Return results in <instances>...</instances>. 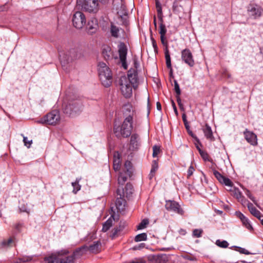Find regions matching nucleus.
Wrapping results in <instances>:
<instances>
[{"mask_svg":"<svg viewBox=\"0 0 263 263\" xmlns=\"http://www.w3.org/2000/svg\"><path fill=\"white\" fill-rule=\"evenodd\" d=\"M88 251L87 246H83L74 250L73 253L69 255L68 251L64 250L57 254L45 257L46 263H73L74 260L81 257Z\"/></svg>","mask_w":263,"mask_h":263,"instance_id":"1","label":"nucleus"},{"mask_svg":"<svg viewBox=\"0 0 263 263\" xmlns=\"http://www.w3.org/2000/svg\"><path fill=\"white\" fill-rule=\"evenodd\" d=\"M133 129V117L131 114L127 115L121 126L115 125L114 127V133L118 138L128 137L131 135Z\"/></svg>","mask_w":263,"mask_h":263,"instance_id":"2","label":"nucleus"},{"mask_svg":"<svg viewBox=\"0 0 263 263\" xmlns=\"http://www.w3.org/2000/svg\"><path fill=\"white\" fill-rule=\"evenodd\" d=\"M98 72L102 85L105 87L110 86L112 81V74L110 69L105 63H99Z\"/></svg>","mask_w":263,"mask_h":263,"instance_id":"3","label":"nucleus"},{"mask_svg":"<svg viewBox=\"0 0 263 263\" xmlns=\"http://www.w3.org/2000/svg\"><path fill=\"white\" fill-rule=\"evenodd\" d=\"M156 8L157 12V17L160 22L159 33L160 35L161 42L163 45L168 46V43L165 37L167 31L165 25L163 22V13L161 4L158 0H155Z\"/></svg>","mask_w":263,"mask_h":263,"instance_id":"4","label":"nucleus"},{"mask_svg":"<svg viewBox=\"0 0 263 263\" xmlns=\"http://www.w3.org/2000/svg\"><path fill=\"white\" fill-rule=\"evenodd\" d=\"M133 174L132 163L129 161H126L121 171L119 172L118 177V183L119 186H122L130 179Z\"/></svg>","mask_w":263,"mask_h":263,"instance_id":"5","label":"nucleus"},{"mask_svg":"<svg viewBox=\"0 0 263 263\" xmlns=\"http://www.w3.org/2000/svg\"><path fill=\"white\" fill-rule=\"evenodd\" d=\"M77 5L89 13H96L99 10L98 0H77Z\"/></svg>","mask_w":263,"mask_h":263,"instance_id":"6","label":"nucleus"},{"mask_svg":"<svg viewBox=\"0 0 263 263\" xmlns=\"http://www.w3.org/2000/svg\"><path fill=\"white\" fill-rule=\"evenodd\" d=\"M60 119L59 112L57 110H53L37 120L36 122L42 124L55 125L59 122Z\"/></svg>","mask_w":263,"mask_h":263,"instance_id":"7","label":"nucleus"},{"mask_svg":"<svg viewBox=\"0 0 263 263\" xmlns=\"http://www.w3.org/2000/svg\"><path fill=\"white\" fill-rule=\"evenodd\" d=\"M126 201L125 198H116V200L111 202L110 207L109 214L115 220L116 212H121L125 210Z\"/></svg>","mask_w":263,"mask_h":263,"instance_id":"8","label":"nucleus"},{"mask_svg":"<svg viewBox=\"0 0 263 263\" xmlns=\"http://www.w3.org/2000/svg\"><path fill=\"white\" fill-rule=\"evenodd\" d=\"M249 16L254 20L260 18L263 13V8L259 5L251 2L247 7Z\"/></svg>","mask_w":263,"mask_h":263,"instance_id":"9","label":"nucleus"},{"mask_svg":"<svg viewBox=\"0 0 263 263\" xmlns=\"http://www.w3.org/2000/svg\"><path fill=\"white\" fill-rule=\"evenodd\" d=\"M119 84L122 94L126 98H130L132 95L133 85L128 82L127 77H121L119 80Z\"/></svg>","mask_w":263,"mask_h":263,"instance_id":"10","label":"nucleus"},{"mask_svg":"<svg viewBox=\"0 0 263 263\" xmlns=\"http://www.w3.org/2000/svg\"><path fill=\"white\" fill-rule=\"evenodd\" d=\"M135 190L133 185L128 182L124 187L119 186L116 191V194L119 197H130L134 194Z\"/></svg>","mask_w":263,"mask_h":263,"instance_id":"11","label":"nucleus"},{"mask_svg":"<svg viewBox=\"0 0 263 263\" xmlns=\"http://www.w3.org/2000/svg\"><path fill=\"white\" fill-rule=\"evenodd\" d=\"M72 21L74 27L81 29L86 24V16L83 12L77 11L73 15Z\"/></svg>","mask_w":263,"mask_h":263,"instance_id":"12","label":"nucleus"},{"mask_svg":"<svg viewBox=\"0 0 263 263\" xmlns=\"http://www.w3.org/2000/svg\"><path fill=\"white\" fill-rule=\"evenodd\" d=\"M118 52L120 60L122 66L125 69H127L128 65L126 62V56L127 53V48L125 43L121 42L118 45Z\"/></svg>","mask_w":263,"mask_h":263,"instance_id":"13","label":"nucleus"},{"mask_svg":"<svg viewBox=\"0 0 263 263\" xmlns=\"http://www.w3.org/2000/svg\"><path fill=\"white\" fill-rule=\"evenodd\" d=\"M165 206L167 211H173L181 215L184 214V211L179 204L173 200H166Z\"/></svg>","mask_w":263,"mask_h":263,"instance_id":"14","label":"nucleus"},{"mask_svg":"<svg viewBox=\"0 0 263 263\" xmlns=\"http://www.w3.org/2000/svg\"><path fill=\"white\" fill-rule=\"evenodd\" d=\"M182 60L190 67H193L195 65V61L193 54L188 48H185L181 51Z\"/></svg>","mask_w":263,"mask_h":263,"instance_id":"15","label":"nucleus"},{"mask_svg":"<svg viewBox=\"0 0 263 263\" xmlns=\"http://www.w3.org/2000/svg\"><path fill=\"white\" fill-rule=\"evenodd\" d=\"M213 174L217 180L222 184H224L228 187H233V182L227 177H226L216 170L213 171Z\"/></svg>","mask_w":263,"mask_h":263,"instance_id":"16","label":"nucleus"},{"mask_svg":"<svg viewBox=\"0 0 263 263\" xmlns=\"http://www.w3.org/2000/svg\"><path fill=\"white\" fill-rule=\"evenodd\" d=\"M243 135L246 141L253 146H256L258 144L257 135L253 132L246 129L243 132Z\"/></svg>","mask_w":263,"mask_h":263,"instance_id":"17","label":"nucleus"},{"mask_svg":"<svg viewBox=\"0 0 263 263\" xmlns=\"http://www.w3.org/2000/svg\"><path fill=\"white\" fill-rule=\"evenodd\" d=\"M238 201L241 202V204L245 206L246 205H247L248 210L250 212L256 217H259L260 216V212L256 209L254 205L247 201L246 198H238Z\"/></svg>","mask_w":263,"mask_h":263,"instance_id":"18","label":"nucleus"},{"mask_svg":"<svg viewBox=\"0 0 263 263\" xmlns=\"http://www.w3.org/2000/svg\"><path fill=\"white\" fill-rule=\"evenodd\" d=\"M235 215L240 220L243 226L246 227L250 231H252L253 230V227L250 224V222L249 219L246 217L240 211H236L235 213Z\"/></svg>","mask_w":263,"mask_h":263,"instance_id":"19","label":"nucleus"},{"mask_svg":"<svg viewBox=\"0 0 263 263\" xmlns=\"http://www.w3.org/2000/svg\"><path fill=\"white\" fill-rule=\"evenodd\" d=\"M129 146L133 151L137 150L140 147V139L137 134L134 133L131 135Z\"/></svg>","mask_w":263,"mask_h":263,"instance_id":"20","label":"nucleus"},{"mask_svg":"<svg viewBox=\"0 0 263 263\" xmlns=\"http://www.w3.org/2000/svg\"><path fill=\"white\" fill-rule=\"evenodd\" d=\"M102 55L106 61L112 60L113 59V51L111 48L107 45L102 46Z\"/></svg>","mask_w":263,"mask_h":263,"instance_id":"21","label":"nucleus"},{"mask_svg":"<svg viewBox=\"0 0 263 263\" xmlns=\"http://www.w3.org/2000/svg\"><path fill=\"white\" fill-rule=\"evenodd\" d=\"M127 80L128 82L133 85V86L138 82V73L135 69H130L127 72Z\"/></svg>","mask_w":263,"mask_h":263,"instance_id":"22","label":"nucleus"},{"mask_svg":"<svg viewBox=\"0 0 263 263\" xmlns=\"http://www.w3.org/2000/svg\"><path fill=\"white\" fill-rule=\"evenodd\" d=\"M124 229L123 224H119L118 226L115 227L111 232L110 237L111 239H114L119 236H121Z\"/></svg>","mask_w":263,"mask_h":263,"instance_id":"23","label":"nucleus"},{"mask_svg":"<svg viewBox=\"0 0 263 263\" xmlns=\"http://www.w3.org/2000/svg\"><path fill=\"white\" fill-rule=\"evenodd\" d=\"M98 27V21L96 18H92L88 22L86 28L90 34L95 33Z\"/></svg>","mask_w":263,"mask_h":263,"instance_id":"24","label":"nucleus"},{"mask_svg":"<svg viewBox=\"0 0 263 263\" xmlns=\"http://www.w3.org/2000/svg\"><path fill=\"white\" fill-rule=\"evenodd\" d=\"M202 130L206 139L211 140L214 139V136L211 127L209 124H205V126L203 127Z\"/></svg>","mask_w":263,"mask_h":263,"instance_id":"25","label":"nucleus"},{"mask_svg":"<svg viewBox=\"0 0 263 263\" xmlns=\"http://www.w3.org/2000/svg\"><path fill=\"white\" fill-rule=\"evenodd\" d=\"M60 60L61 64L63 66L68 63L69 61L73 60V57L71 55L65 54L62 52H60Z\"/></svg>","mask_w":263,"mask_h":263,"instance_id":"26","label":"nucleus"},{"mask_svg":"<svg viewBox=\"0 0 263 263\" xmlns=\"http://www.w3.org/2000/svg\"><path fill=\"white\" fill-rule=\"evenodd\" d=\"M121 30H122L121 28L116 26L112 23L111 24L110 32L111 36L115 38H118L119 37V32Z\"/></svg>","mask_w":263,"mask_h":263,"instance_id":"27","label":"nucleus"},{"mask_svg":"<svg viewBox=\"0 0 263 263\" xmlns=\"http://www.w3.org/2000/svg\"><path fill=\"white\" fill-rule=\"evenodd\" d=\"M113 167L115 171H119L121 167V161L119 154L117 153L114 156Z\"/></svg>","mask_w":263,"mask_h":263,"instance_id":"28","label":"nucleus"},{"mask_svg":"<svg viewBox=\"0 0 263 263\" xmlns=\"http://www.w3.org/2000/svg\"><path fill=\"white\" fill-rule=\"evenodd\" d=\"M72 106L73 102L67 105H63V110L64 114L69 116L73 115V109H72Z\"/></svg>","mask_w":263,"mask_h":263,"instance_id":"29","label":"nucleus"},{"mask_svg":"<svg viewBox=\"0 0 263 263\" xmlns=\"http://www.w3.org/2000/svg\"><path fill=\"white\" fill-rule=\"evenodd\" d=\"M113 220H114V218L111 217V215H110V217L103 224V228L102 229V232H106L110 228V227L112 226Z\"/></svg>","mask_w":263,"mask_h":263,"instance_id":"30","label":"nucleus"},{"mask_svg":"<svg viewBox=\"0 0 263 263\" xmlns=\"http://www.w3.org/2000/svg\"><path fill=\"white\" fill-rule=\"evenodd\" d=\"M165 58L166 60V65L167 67V68L170 69L171 70V72H172V65H171V57L169 53V50L168 49L167 46H165Z\"/></svg>","mask_w":263,"mask_h":263,"instance_id":"31","label":"nucleus"},{"mask_svg":"<svg viewBox=\"0 0 263 263\" xmlns=\"http://www.w3.org/2000/svg\"><path fill=\"white\" fill-rule=\"evenodd\" d=\"M100 245V243L99 242H94L92 245H91L89 247H87L88 251H89L92 253H97L99 252V248Z\"/></svg>","mask_w":263,"mask_h":263,"instance_id":"32","label":"nucleus"},{"mask_svg":"<svg viewBox=\"0 0 263 263\" xmlns=\"http://www.w3.org/2000/svg\"><path fill=\"white\" fill-rule=\"evenodd\" d=\"M72 109H73V115L76 114L80 111H81L82 109V105L80 102L78 101L73 102V106L72 107Z\"/></svg>","mask_w":263,"mask_h":263,"instance_id":"33","label":"nucleus"},{"mask_svg":"<svg viewBox=\"0 0 263 263\" xmlns=\"http://www.w3.org/2000/svg\"><path fill=\"white\" fill-rule=\"evenodd\" d=\"M229 188V190L232 193V195L234 196V197H243L241 193L238 188L235 187L233 185L232 188Z\"/></svg>","mask_w":263,"mask_h":263,"instance_id":"34","label":"nucleus"},{"mask_svg":"<svg viewBox=\"0 0 263 263\" xmlns=\"http://www.w3.org/2000/svg\"><path fill=\"white\" fill-rule=\"evenodd\" d=\"M147 238V234L143 233L136 235L134 238L135 242L146 240Z\"/></svg>","mask_w":263,"mask_h":263,"instance_id":"35","label":"nucleus"},{"mask_svg":"<svg viewBox=\"0 0 263 263\" xmlns=\"http://www.w3.org/2000/svg\"><path fill=\"white\" fill-rule=\"evenodd\" d=\"M149 223V220L148 219H143L141 222L137 226L138 230H142L145 229Z\"/></svg>","mask_w":263,"mask_h":263,"instance_id":"36","label":"nucleus"},{"mask_svg":"<svg viewBox=\"0 0 263 263\" xmlns=\"http://www.w3.org/2000/svg\"><path fill=\"white\" fill-rule=\"evenodd\" d=\"M14 238L13 237H10L7 240H4L2 243L1 246L2 247H7L12 245L14 242Z\"/></svg>","mask_w":263,"mask_h":263,"instance_id":"37","label":"nucleus"},{"mask_svg":"<svg viewBox=\"0 0 263 263\" xmlns=\"http://www.w3.org/2000/svg\"><path fill=\"white\" fill-rule=\"evenodd\" d=\"M215 243L217 246L222 248H227L229 246V243L226 240L220 239L217 240Z\"/></svg>","mask_w":263,"mask_h":263,"instance_id":"38","label":"nucleus"},{"mask_svg":"<svg viewBox=\"0 0 263 263\" xmlns=\"http://www.w3.org/2000/svg\"><path fill=\"white\" fill-rule=\"evenodd\" d=\"M153 157H156L160 152V147L157 145H154L153 147Z\"/></svg>","mask_w":263,"mask_h":263,"instance_id":"39","label":"nucleus"},{"mask_svg":"<svg viewBox=\"0 0 263 263\" xmlns=\"http://www.w3.org/2000/svg\"><path fill=\"white\" fill-rule=\"evenodd\" d=\"M174 89L176 93V96L180 97L181 90L179 87V85L176 80H174Z\"/></svg>","mask_w":263,"mask_h":263,"instance_id":"40","label":"nucleus"},{"mask_svg":"<svg viewBox=\"0 0 263 263\" xmlns=\"http://www.w3.org/2000/svg\"><path fill=\"white\" fill-rule=\"evenodd\" d=\"M72 185L73 187V192L75 194L77 193L81 189V186L79 184L78 182H75L72 183Z\"/></svg>","mask_w":263,"mask_h":263,"instance_id":"41","label":"nucleus"},{"mask_svg":"<svg viewBox=\"0 0 263 263\" xmlns=\"http://www.w3.org/2000/svg\"><path fill=\"white\" fill-rule=\"evenodd\" d=\"M235 247L236 248V250L238 251L239 252H240L241 254H244L246 255H249L250 254V252L248 250H246L244 248H242L239 247Z\"/></svg>","mask_w":263,"mask_h":263,"instance_id":"42","label":"nucleus"},{"mask_svg":"<svg viewBox=\"0 0 263 263\" xmlns=\"http://www.w3.org/2000/svg\"><path fill=\"white\" fill-rule=\"evenodd\" d=\"M32 259V257L31 256H23L18 258L20 262H23L30 261Z\"/></svg>","mask_w":263,"mask_h":263,"instance_id":"43","label":"nucleus"},{"mask_svg":"<svg viewBox=\"0 0 263 263\" xmlns=\"http://www.w3.org/2000/svg\"><path fill=\"white\" fill-rule=\"evenodd\" d=\"M200 154L201 155V157H202L203 159L205 161H210V160L209 159V155L203 151H202L201 149H199Z\"/></svg>","mask_w":263,"mask_h":263,"instance_id":"44","label":"nucleus"},{"mask_svg":"<svg viewBox=\"0 0 263 263\" xmlns=\"http://www.w3.org/2000/svg\"><path fill=\"white\" fill-rule=\"evenodd\" d=\"M124 109L125 111L128 112L129 115L131 114L133 116L134 111L132 110V106L129 105H126L124 106Z\"/></svg>","mask_w":263,"mask_h":263,"instance_id":"45","label":"nucleus"},{"mask_svg":"<svg viewBox=\"0 0 263 263\" xmlns=\"http://www.w3.org/2000/svg\"><path fill=\"white\" fill-rule=\"evenodd\" d=\"M202 231L201 230L195 229L193 232V235L196 237H200L201 236Z\"/></svg>","mask_w":263,"mask_h":263,"instance_id":"46","label":"nucleus"},{"mask_svg":"<svg viewBox=\"0 0 263 263\" xmlns=\"http://www.w3.org/2000/svg\"><path fill=\"white\" fill-rule=\"evenodd\" d=\"M195 169L193 165H191L187 170V178H189L193 174Z\"/></svg>","mask_w":263,"mask_h":263,"instance_id":"47","label":"nucleus"},{"mask_svg":"<svg viewBox=\"0 0 263 263\" xmlns=\"http://www.w3.org/2000/svg\"><path fill=\"white\" fill-rule=\"evenodd\" d=\"M145 247V243H141L138 245L135 246L133 248V250H140L143 248H144Z\"/></svg>","mask_w":263,"mask_h":263,"instance_id":"48","label":"nucleus"},{"mask_svg":"<svg viewBox=\"0 0 263 263\" xmlns=\"http://www.w3.org/2000/svg\"><path fill=\"white\" fill-rule=\"evenodd\" d=\"M176 98H177V102L178 103V106H179L180 110L182 111H184V106L181 102V100L180 97L176 96Z\"/></svg>","mask_w":263,"mask_h":263,"instance_id":"49","label":"nucleus"},{"mask_svg":"<svg viewBox=\"0 0 263 263\" xmlns=\"http://www.w3.org/2000/svg\"><path fill=\"white\" fill-rule=\"evenodd\" d=\"M23 142L24 143L25 145L28 148L30 147V145L32 143V140H30V141L28 140L27 138L26 137H23Z\"/></svg>","mask_w":263,"mask_h":263,"instance_id":"50","label":"nucleus"},{"mask_svg":"<svg viewBox=\"0 0 263 263\" xmlns=\"http://www.w3.org/2000/svg\"><path fill=\"white\" fill-rule=\"evenodd\" d=\"M19 209L20 210V211L21 212H27V213L28 212V208H27V205H26L24 204H21L20 201Z\"/></svg>","mask_w":263,"mask_h":263,"instance_id":"51","label":"nucleus"},{"mask_svg":"<svg viewBox=\"0 0 263 263\" xmlns=\"http://www.w3.org/2000/svg\"><path fill=\"white\" fill-rule=\"evenodd\" d=\"M158 164L156 162V161L155 160L154 161V164H153L152 165V168H151V172H153V173H155L156 172V171L158 169Z\"/></svg>","mask_w":263,"mask_h":263,"instance_id":"52","label":"nucleus"},{"mask_svg":"<svg viewBox=\"0 0 263 263\" xmlns=\"http://www.w3.org/2000/svg\"><path fill=\"white\" fill-rule=\"evenodd\" d=\"M22 227V224L21 223H17L14 224V228L17 232H19Z\"/></svg>","mask_w":263,"mask_h":263,"instance_id":"53","label":"nucleus"},{"mask_svg":"<svg viewBox=\"0 0 263 263\" xmlns=\"http://www.w3.org/2000/svg\"><path fill=\"white\" fill-rule=\"evenodd\" d=\"M151 40H152V43L153 47V48L154 49L155 51V52H157L158 48H157V43H156V41L153 37H151Z\"/></svg>","mask_w":263,"mask_h":263,"instance_id":"54","label":"nucleus"},{"mask_svg":"<svg viewBox=\"0 0 263 263\" xmlns=\"http://www.w3.org/2000/svg\"><path fill=\"white\" fill-rule=\"evenodd\" d=\"M8 9L6 4L0 6V12L6 11Z\"/></svg>","mask_w":263,"mask_h":263,"instance_id":"55","label":"nucleus"},{"mask_svg":"<svg viewBox=\"0 0 263 263\" xmlns=\"http://www.w3.org/2000/svg\"><path fill=\"white\" fill-rule=\"evenodd\" d=\"M179 7H181V6H179L178 4L177 3H176V2H174L173 3V11H177L178 10V8Z\"/></svg>","mask_w":263,"mask_h":263,"instance_id":"56","label":"nucleus"},{"mask_svg":"<svg viewBox=\"0 0 263 263\" xmlns=\"http://www.w3.org/2000/svg\"><path fill=\"white\" fill-rule=\"evenodd\" d=\"M172 106H173L174 112L175 113V115L177 116L178 115V112L176 106L175 105V104L173 101H172Z\"/></svg>","mask_w":263,"mask_h":263,"instance_id":"57","label":"nucleus"},{"mask_svg":"<svg viewBox=\"0 0 263 263\" xmlns=\"http://www.w3.org/2000/svg\"><path fill=\"white\" fill-rule=\"evenodd\" d=\"M223 76L229 78L231 77V74L228 72L227 70L225 69L222 72Z\"/></svg>","mask_w":263,"mask_h":263,"instance_id":"58","label":"nucleus"},{"mask_svg":"<svg viewBox=\"0 0 263 263\" xmlns=\"http://www.w3.org/2000/svg\"><path fill=\"white\" fill-rule=\"evenodd\" d=\"M188 134L193 138L195 139L196 140L198 141V139H197V137L193 133V132L190 129L189 130H187Z\"/></svg>","mask_w":263,"mask_h":263,"instance_id":"59","label":"nucleus"},{"mask_svg":"<svg viewBox=\"0 0 263 263\" xmlns=\"http://www.w3.org/2000/svg\"><path fill=\"white\" fill-rule=\"evenodd\" d=\"M182 120H183V122L184 123L187 122V119H186V116L185 113H183L182 114Z\"/></svg>","mask_w":263,"mask_h":263,"instance_id":"60","label":"nucleus"},{"mask_svg":"<svg viewBox=\"0 0 263 263\" xmlns=\"http://www.w3.org/2000/svg\"><path fill=\"white\" fill-rule=\"evenodd\" d=\"M156 106H157V109L158 110L161 111V103L159 102H157V103H156Z\"/></svg>","mask_w":263,"mask_h":263,"instance_id":"61","label":"nucleus"},{"mask_svg":"<svg viewBox=\"0 0 263 263\" xmlns=\"http://www.w3.org/2000/svg\"><path fill=\"white\" fill-rule=\"evenodd\" d=\"M98 1L100 3L104 4V5L108 4V3L109 1V0H98Z\"/></svg>","mask_w":263,"mask_h":263,"instance_id":"62","label":"nucleus"},{"mask_svg":"<svg viewBox=\"0 0 263 263\" xmlns=\"http://www.w3.org/2000/svg\"><path fill=\"white\" fill-rule=\"evenodd\" d=\"M184 124L185 127V128L186 129V130H190V125H189V124L188 122H186V123H184Z\"/></svg>","mask_w":263,"mask_h":263,"instance_id":"63","label":"nucleus"},{"mask_svg":"<svg viewBox=\"0 0 263 263\" xmlns=\"http://www.w3.org/2000/svg\"><path fill=\"white\" fill-rule=\"evenodd\" d=\"M179 233L181 235H185L186 234V231L184 229H180Z\"/></svg>","mask_w":263,"mask_h":263,"instance_id":"64","label":"nucleus"}]
</instances>
